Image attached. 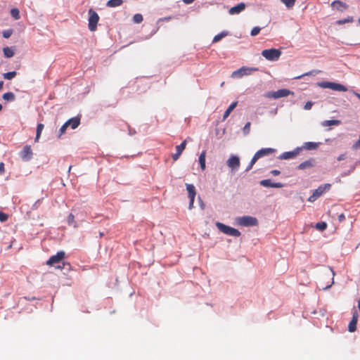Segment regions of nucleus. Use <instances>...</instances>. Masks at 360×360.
Wrapping results in <instances>:
<instances>
[{
  "label": "nucleus",
  "mask_w": 360,
  "mask_h": 360,
  "mask_svg": "<svg viewBox=\"0 0 360 360\" xmlns=\"http://www.w3.org/2000/svg\"><path fill=\"white\" fill-rule=\"evenodd\" d=\"M331 188L330 184H324L320 185L316 189L314 190L312 195L308 198V201L313 202L321 197L323 193L328 191Z\"/></svg>",
  "instance_id": "1"
},
{
  "label": "nucleus",
  "mask_w": 360,
  "mask_h": 360,
  "mask_svg": "<svg viewBox=\"0 0 360 360\" xmlns=\"http://www.w3.org/2000/svg\"><path fill=\"white\" fill-rule=\"evenodd\" d=\"M317 85L321 88L330 89H332L333 91H347V88L345 86H344L341 84L332 82H318Z\"/></svg>",
  "instance_id": "2"
},
{
  "label": "nucleus",
  "mask_w": 360,
  "mask_h": 360,
  "mask_svg": "<svg viewBox=\"0 0 360 360\" xmlns=\"http://www.w3.org/2000/svg\"><path fill=\"white\" fill-rule=\"evenodd\" d=\"M289 95H294V92L287 89H279L276 91H269L264 94V97L267 98L278 99L283 97H286Z\"/></svg>",
  "instance_id": "3"
},
{
  "label": "nucleus",
  "mask_w": 360,
  "mask_h": 360,
  "mask_svg": "<svg viewBox=\"0 0 360 360\" xmlns=\"http://www.w3.org/2000/svg\"><path fill=\"white\" fill-rule=\"evenodd\" d=\"M258 70H259V69L257 68H250V67L243 66L240 68L238 69L237 70L233 71L231 74V77L240 78L243 76L250 75L254 72H257Z\"/></svg>",
  "instance_id": "4"
},
{
  "label": "nucleus",
  "mask_w": 360,
  "mask_h": 360,
  "mask_svg": "<svg viewBox=\"0 0 360 360\" xmlns=\"http://www.w3.org/2000/svg\"><path fill=\"white\" fill-rule=\"evenodd\" d=\"M281 51L276 49H264L262 51V56L269 61H276L281 56Z\"/></svg>",
  "instance_id": "5"
},
{
  "label": "nucleus",
  "mask_w": 360,
  "mask_h": 360,
  "mask_svg": "<svg viewBox=\"0 0 360 360\" xmlns=\"http://www.w3.org/2000/svg\"><path fill=\"white\" fill-rule=\"evenodd\" d=\"M216 226L220 231L228 236H232L235 237H238L240 236V232L238 229L226 226L221 222H217Z\"/></svg>",
  "instance_id": "6"
},
{
  "label": "nucleus",
  "mask_w": 360,
  "mask_h": 360,
  "mask_svg": "<svg viewBox=\"0 0 360 360\" xmlns=\"http://www.w3.org/2000/svg\"><path fill=\"white\" fill-rule=\"evenodd\" d=\"M89 14V24L88 27L90 31L94 32L97 28V24L99 20V16L98 13L94 11L92 8H90L88 11Z\"/></svg>",
  "instance_id": "7"
},
{
  "label": "nucleus",
  "mask_w": 360,
  "mask_h": 360,
  "mask_svg": "<svg viewBox=\"0 0 360 360\" xmlns=\"http://www.w3.org/2000/svg\"><path fill=\"white\" fill-rule=\"evenodd\" d=\"M275 152V149L271 148H262L255 153L252 157V162H256L259 158L267 156Z\"/></svg>",
  "instance_id": "8"
},
{
  "label": "nucleus",
  "mask_w": 360,
  "mask_h": 360,
  "mask_svg": "<svg viewBox=\"0 0 360 360\" xmlns=\"http://www.w3.org/2000/svg\"><path fill=\"white\" fill-rule=\"evenodd\" d=\"M238 223L245 226H256L257 224V219L253 217L245 216L240 218Z\"/></svg>",
  "instance_id": "9"
},
{
  "label": "nucleus",
  "mask_w": 360,
  "mask_h": 360,
  "mask_svg": "<svg viewBox=\"0 0 360 360\" xmlns=\"http://www.w3.org/2000/svg\"><path fill=\"white\" fill-rule=\"evenodd\" d=\"M65 252L63 251L58 252L56 255L51 256L46 262V264L53 266L56 264L60 263L65 258Z\"/></svg>",
  "instance_id": "10"
},
{
  "label": "nucleus",
  "mask_w": 360,
  "mask_h": 360,
  "mask_svg": "<svg viewBox=\"0 0 360 360\" xmlns=\"http://www.w3.org/2000/svg\"><path fill=\"white\" fill-rule=\"evenodd\" d=\"M226 163L228 167L232 170H237L240 165V158L236 155H232L227 160Z\"/></svg>",
  "instance_id": "11"
},
{
  "label": "nucleus",
  "mask_w": 360,
  "mask_h": 360,
  "mask_svg": "<svg viewBox=\"0 0 360 360\" xmlns=\"http://www.w3.org/2000/svg\"><path fill=\"white\" fill-rule=\"evenodd\" d=\"M20 156L24 161L30 160L32 156V150L30 146H25L20 151Z\"/></svg>",
  "instance_id": "12"
},
{
  "label": "nucleus",
  "mask_w": 360,
  "mask_h": 360,
  "mask_svg": "<svg viewBox=\"0 0 360 360\" xmlns=\"http://www.w3.org/2000/svg\"><path fill=\"white\" fill-rule=\"evenodd\" d=\"M358 321V313L356 310H354L352 320L350 321L349 325H348V330L350 333H353L356 330V324Z\"/></svg>",
  "instance_id": "13"
},
{
  "label": "nucleus",
  "mask_w": 360,
  "mask_h": 360,
  "mask_svg": "<svg viewBox=\"0 0 360 360\" xmlns=\"http://www.w3.org/2000/svg\"><path fill=\"white\" fill-rule=\"evenodd\" d=\"M299 152H300L299 148H297L293 151L284 152L279 156V159L288 160V159L295 158L299 154Z\"/></svg>",
  "instance_id": "14"
},
{
  "label": "nucleus",
  "mask_w": 360,
  "mask_h": 360,
  "mask_svg": "<svg viewBox=\"0 0 360 360\" xmlns=\"http://www.w3.org/2000/svg\"><path fill=\"white\" fill-rule=\"evenodd\" d=\"M260 184L268 188H282L283 186L281 183H272L271 179H264L260 181Z\"/></svg>",
  "instance_id": "15"
},
{
  "label": "nucleus",
  "mask_w": 360,
  "mask_h": 360,
  "mask_svg": "<svg viewBox=\"0 0 360 360\" xmlns=\"http://www.w3.org/2000/svg\"><path fill=\"white\" fill-rule=\"evenodd\" d=\"M245 8V4L244 3H240L238 5L231 8L229 13L231 15L238 14L242 12Z\"/></svg>",
  "instance_id": "16"
},
{
  "label": "nucleus",
  "mask_w": 360,
  "mask_h": 360,
  "mask_svg": "<svg viewBox=\"0 0 360 360\" xmlns=\"http://www.w3.org/2000/svg\"><path fill=\"white\" fill-rule=\"evenodd\" d=\"M315 160L314 159H309L306 160L302 163H300L298 166V169L300 170L305 169L307 168H310L314 166Z\"/></svg>",
  "instance_id": "17"
},
{
  "label": "nucleus",
  "mask_w": 360,
  "mask_h": 360,
  "mask_svg": "<svg viewBox=\"0 0 360 360\" xmlns=\"http://www.w3.org/2000/svg\"><path fill=\"white\" fill-rule=\"evenodd\" d=\"M331 6L338 11H342L348 8V6L340 1H334L332 2Z\"/></svg>",
  "instance_id": "18"
},
{
  "label": "nucleus",
  "mask_w": 360,
  "mask_h": 360,
  "mask_svg": "<svg viewBox=\"0 0 360 360\" xmlns=\"http://www.w3.org/2000/svg\"><path fill=\"white\" fill-rule=\"evenodd\" d=\"M68 126H70L72 129H76L80 124V118L79 117H75L70 118L67 122Z\"/></svg>",
  "instance_id": "19"
},
{
  "label": "nucleus",
  "mask_w": 360,
  "mask_h": 360,
  "mask_svg": "<svg viewBox=\"0 0 360 360\" xmlns=\"http://www.w3.org/2000/svg\"><path fill=\"white\" fill-rule=\"evenodd\" d=\"M186 190L188 193V198H195V188L193 184H186Z\"/></svg>",
  "instance_id": "20"
},
{
  "label": "nucleus",
  "mask_w": 360,
  "mask_h": 360,
  "mask_svg": "<svg viewBox=\"0 0 360 360\" xmlns=\"http://www.w3.org/2000/svg\"><path fill=\"white\" fill-rule=\"evenodd\" d=\"M238 102H233L229 108L225 111L224 116H223V120H226L230 115V113L235 109V108L237 106Z\"/></svg>",
  "instance_id": "21"
},
{
  "label": "nucleus",
  "mask_w": 360,
  "mask_h": 360,
  "mask_svg": "<svg viewBox=\"0 0 360 360\" xmlns=\"http://www.w3.org/2000/svg\"><path fill=\"white\" fill-rule=\"evenodd\" d=\"M205 157H206V151L203 150L200 156H199V163L200 165L201 169L203 171L205 169Z\"/></svg>",
  "instance_id": "22"
},
{
  "label": "nucleus",
  "mask_w": 360,
  "mask_h": 360,
  "mask_svg": "<svg viewBox=\"0 0 360 360\" xmlns=\"http://www.w3.org/2000/svg\"><path fill=\"white\" fill-rule=\"evenodd\" d=\"M123 3L122 0H109L107 2V6L108 7H116L121 6Z\"/></svg>",
  "instance_id": "23"
},
{
  "label": "nucleus",
  "mask_w": 360,
  "mask_h": 360,
  "mask_svg": "<svg viewBox=\"0 0 360 360\" xmlns=\"http://www.w3.org/2000/svg\"><path fill=\"white\" fill-rule=\"evenodd\" d=\"M4 55L6 58H11L14 56V51L11 48L5 47L3 49Z\"/></svg>",
  "instance_id": "24"
},
{
  "label": "nucleus",
  "mask_w": 360,
  "mask_h": 360,
  "mask_svg": "<svg viewBox=\"0 0 360 360\" xmlns=\"http://www.w3.org/2000/svg\"><path fill=\"white\" fill-rule=\"evenodd\" d=\"M2 97L5 101H13L15 98V94L13 92L5 93L3 94Z\"/></svg>",
  "instance_id": "25"
},
{
  "label": "nucleus",
  "mask_w": 360,
  "mask_h": 360,
  "mask_svg": "<svg viewBox=\"0 0 360 360\" xmlns=\"http://www.w3.org/2000/svg\"><path fill=\"white\" fill-rule=\"evenodd\" d=\"M319 143L315 142H307L304 143V148L307 150H315L318 148Z\"/></svg>",
  "instance_id": "26"
},
{
  "label": "nucleus",
  "mask_w": 360,
  "mask_h": 360,
  "mask_svg": "<svg viewBox=\"0 0 360 360\" xmlns=\"http://www.w3.org/2000/svg\"><path fill=\"white\" fill-rule=\"evenodd\" d=\"M44 127V126L43 124L40 123V124H37L35 141H38Z\"/></svg>",
  "instance_id": "27"
},
{
  "label": "nucleus",
  "mask_w": 360,
  "mask_h": 360,
  "mask_svg": "<svg viewBox=\"0 0 360 360\" xmlns=\"http://www.w3.org/2000/svg\"><path fill=\"white\" fill-rule=\"evenodd\" d=\"M354 21V18L352 16H348L347 18L342 20H338L336 21V24L338 25H343L345 23L352 22Z\"/></svg>",
  "instance_id": "28"
},
{
  "label": "nucleus",
  "mask_w": 360,
  "mask_h": 360,
  "mask_svg": "<svg viewBox=\"0 0 360 360\" xmlns=\"http://www.w3.org/2000/svg\"><path fill=\"white\" fill-rule=\"evenodd\" d=\"M16 74L17 73L15 71L8 72L4 73L3 75V77L6 79H12L13 78H14L16 76Z\"/></svg>",
  "instance_id": "29"
},
{
  "label": "nucleus",
  "mask_w": 360,
  "mask_h": 360,
  "mask_svg": "<svg viewBox=\"0 0 360 360\" xmlns=\"http://www.w3.org/2000/svg\"><path fill=\"white\" fill-rule=\"evenodd\" d=\"M186 146V140L184 141L180 145L176 146V150L177 153H182Z\"/></svg>",
  "instance_id": "30"
},
{
  "label": "nucleus",
  "mask_w": 360,
  "mask_h": 360,
  "mask_svg": "<svg viewBox=\"0 0 360 360\" xmlns=\"http://www.w3.org/2000/svg\"><path fill=\"white\" fill-rule=\"evenodd\" d=\"M288 8H291L294 6L296 0H281Z\"/></svg>",
  "instance_id": "31"
},
{
  "label": "nucleus",
  "mask_w": 360,
  "mask_h": 360,
  "mask_svg": "<svg viewBox=\"0 0 360 360\" xmlns=\"http://www.w3.org/2000/svg\"><path fill=\"white\" fill-rule=\"evenodd\" d=\"M227 33L225 32H221L220 34L216 35L213 40H212V42L213 43H217L219 41H220L223 37H224L225 36H226Z\"/></svg>",
  "instance_id": "32"
},
{
  "label": "nucleus",
  "mask_w": 360,
  "mask_h": 360,
  "mask_svg": "<svg viewBox=\"0 0 360 360\" xmlns=\"http://www.w3.org/2000/svg\"><path fill=\"white\" fill-rule=\"evenodd\" d=\"M11 15L15 20H18L20 18V12H19V10L18 8H12L11 11Z\"/></svg>",
  "instance_id": "33"
},
{
  "label": "nucleus",
  "mask_w": 360,
  "mask_h": 360,
  "mask_svg": "<svg viewBox=\"0 0 360 360\" xmlns=\"http://www.w3.org/2000/svg\"><path fill=\"white\" fill-rule=\"evenodd\" d=\"M143 20V15L140 13H136L133 17V20L135 23H141Z\"/></svg>",
  "instance_id": "34"
},
{
  "label": "nucleus",
  "mask_w": 360,
  "mask_h": 360,
  "mask_svg": "<svg viewBox=\"0 0 360 360\" xmlns=\"http://www.w3.org/2000/svg\"><path fill=\"white\" fill-rule=\"evenodd\" d=\"M340 123L339 120H326L323 122V126H331V125H337Z\"/></svg>",
  "instance_id": "35"
},
{
  "label": "nucleus",
  "mask_w": 360,
  "mask_h": 360,
  "mask_svg": "<svg viewBox=\"0 0 360 360\" xmlns=\"http://www.w3.org/2000/svg\"><path fill=\"white\" fill-rule=\"evenodd\" d=\"M316 228L319 231H324L327 228V224L326 222H319L316 224Z\"/></svg>",
  "instance_id": "36"
},
{
  "label": "nucleus",
  "mask_w": 360,
  "mask_h": 360,
  "mask_svg": "<svg viewBox=\"0 0 360 360\" xmlns=\"http://www.w3.org/2000/svg\"><path fill=\"white\" fill-rule=\"evenodd\" d=\"M68 124H67V122H65L63 125L62 127H60V129H59V134H58V137H60L63 134H65L67 128L68 127Z\"/></svg>",
  "instance_id": "37"
},
{
  "label": "nucleus",
  "mask_w": 360,
  "mask_h": 360,
  "mask_svg": "<svg viewBox=\"0 0 360 360\" xmlns=\"http://www.w3.org/2000/svg\"><path fill=\"white\" fill-rule=\"evenodd\" d=\"M250 125H251V124H250V122H247V123L245 124V126H244V127H243V133H244V134H245V135H247V134H248L250 133Z\"/></svg>",
  "instance_id": "38"
},
{
  "label": "nucleus",
  "mask_w": 360,
  "mask_h": 360,
  "mask_svg": "<svg viewBox=\"0 0 360 360\" xmlns=\"http://www.w3.org/2000/svg\"><path fill=\"white\" fill-rule=\"evenodd\" d=\"M13 34V30H4L3 32H2V35L4 38L6 39H8L9 38L11 34Z\"/></svg>",
  "instance_id": "39"
},
{
  "label": "nucleus",
  "mask_w": 360,
  "mask_h": 360,
  "mask_svg": "<svg viewBox=\"0 0 360 360\" xmlns=\"http://www.w3.org/2000/svg\"><path fill=\"white\" fill-rule=\"evenodd\" d=\"M260 30H261L260 27H255L252 29L250 34L252 36H256L259 33Z\"/></svg>",
  "instance_id": "40"
},
{
  "label": "nucleus",
  "mask_w": 360,
  "mask_h": 360,
  "mask_svg": "<svg viewBox=\"0 0 360 360\" xmlns=\"http://www.w3.org/2000/svg\"><path fill=\"white\" fill-rule=\"evenodd\" d=\"M8 218V215L2 212H0V221L1 222H4V221H6Z\"/></svg>",
  "instance_id": "41"
},
{
  "label": "nucleus",
  "mask_w": 360,
  "mask_h": 360,
  "mask_svg": "<svg viewBox=\"0 0 360 360\" xmlns=\"http://www.w3.org/2000/svg\"><path fill=\"white\" fill-rule=\"evenodd\" d=\"M75 221V216L72 214H70L68 217V222L69 224L73 223Z\"/></svg>",
  "instance_id": "42"
},
{
  "label": "nucleus",
  "mask_w": 360,
  "mask_h": 360,
  "mask_svg": "<svg viewBox=\"0 0 360 360\" xmlns=\"http://www.w3.org/2000/svg\"><path fill=\"white\" fill-rule=\"evenodd\" d=\"M312 105H313V103H311V101H308L304 105V108L305 110H310L311 108Z\"/></svg>",
  "instance_id": "43"
},
{
  "label": "nucleus",
  "mask_w": 360,
  "mask_h": 360,
  "mask_svg": "<svg viewBox=\"0 0 360 360\" xmlns=\"http://www.w3.org/2000/svg\"><path fill=\"white\" fill-rule=\"evenodd\" d=\"M255 164V162H253L252 159L249 165L247 167L245 171L248 172V171L250 170Z\"/></svg>",
  "instance_id": "44"
},
{
  "label": "nucleus",
  "mask_w": 360,
  "mask_h": 360,
  "mask_svg": "<svg viewBox=\"0 0 360 360\" xmlns=\"http://www.w3.org/2000/svg\"><path fill=\"white\" fill-rule=\"evenodd\" d=\"M181 155V153H177V152H176V153H174V154L172 155V159H173L174 161H176V160H177L179 158V157H180V155Z\"/></svg>",
  "instance_id": "45"
},
{
  "label": "nucleus",
  "mask_w": 360,
  "mask_h": 360,
  "mask_svg": "<svg viewBox=\"0 0 360 360\" xmlns=\"http://www.w3.org/2000/svg\"><path fill=\"white\" fill-rule=\"evenodd\" d=\"M190 200V202H189V205H188V209L191 210L193 208V204H194V200L195 198H191V199H189Z\"/></svg>",
  "instance_id": "46"
},
{
  "label": "nucleus",
  "mask_w": 360,
  "mask_h": 360,
  "mask_svg": "<svg viewBox=\"0 0 360 360\" xmlns=\"http://www.w3.org/2000/svg\"><path fill=\"white\" fill-rule=\"evenodd\" d=\"M4 173V162H0V174Z\"/></svg>",
  "instance_id": "47"
},
{
  "label": "nucleus",
  "mask_w": 360,
  "mask_h": 360,
  "mask_svg": "<svg viewBox=\"0 0 360 360\" xmlns=\"http://www.w3.org/2000/svg\"><path fill=\"white\" fill-rule=\"evenodd\" d=\"M345 219V216L343 213L340 214L339 216H338V221H343Z\"/></svg>",
  "instance_id": "48"
},
{
  "label": "nucleus",
  "mask_w": 360,
  "mask_h": 360,
  "mask_svg": "<svg viewBox=\"0 0 360 360\" xmlns=\"http://www.w3.org/2000/svg\"><path fill=\"white\" fill-rule=\"evenodd\" d=\"M280 171L279 170H277V169H274V170H271V174H273L274 176H277L278 174H280Z\"/></svg>",
  "instance_id": "49"
},
{
  "label": "nucleus",
  "mask_w": 360,
  "mask_h": 360,
  "mask_svg": "<svg viewBox=\"0 0 360 360\" xmlns=\"http://www.w3.org/2000/svg\"><path fill=\"white\" fill-rule=\"evenodd\" d=\"M355 168H356V165H352V166L351 167V169H350V170L349 171V172H348V173H345V174H344V175L345 176V175L349 174L350 172H353V171L355 169Z\"/></svg>",
  "instance_id": "50"
},
{
  "label": "nucleus",
  "mask_w": 360,
  "mask_h": 360,
  "mask_svg": "<svg viewBox=\"0 0 360 360\" xmlns=\"http://www.w3.org/2000/svg\"><path fill=\"white\" fill-rule=\"evenodd\" d=\"M345 158V154H341L340 155H339L338 157V161H340V160H342Z\"/></svg>",
  "instance_id": "51"
},
{
  "label": "nucleus",
  "mask_w": 360,
  "mask_h": 360,
  "mask_svg": "<svg viewBox=\"0 0 360 360\" xmlns=\"http://www.w3.org/2000/svg\"><path fill=\"white\" fill-rule=\"evenodd\" d=\"M195 0H183L184 3H185L186 4H190L191 3H193Z\"/></svg>",
  "instance_id": "52"
},
{
  "label": "nucleus",
  "mask_w": 360,
  "mask_h": 360,
  "mask_svg": "<svg viewBox=\"0 0 360 360\" xmlns=\"http://www.w3.org/2000/svg\"><path fill=\"white\" fill-rule=\"evenodd\" d=\"M353 94L360 100V94L355 91H354Z\"/></svg>",
  "instance_id": "53"
},
{
  "label": "nucleus",
  "mask_w": 360,
  "mask_h": 360,
  "mask_svg": "<svg viewBox=\"0 0 360 360\" xmlns=\"http://www.w3.org/2000/svg\"><path fill=\"white\" fill-rule=\"evenodd\" d=\"M3 85H4V82L0 81V90L3 88Z\"/></svg>",
  "instance_id": "54"
},
{
  "label": "nucleus",
  "mask_w": 360,
  "mask_h": 360,
  "mask_svg": "<svg viewBox=\"0 0 360 360\" xmlns=\"http://www.w3.org/2000/svg\"><path fill=\"white\" fill-rule=\"evenodd\" d=\"M311 75V72H308V73H305L304 75Z\"/></svg>",
  "instance_id": "55"
},
{
  "label": "nucleus",
  "mask_w": 360,
  "mask_h": 360,
  "mask_svg": "<svg viewBox=\"0 0 360 360\" xmlns=\"http://www.w3.org/2000/svg\"><path fill=\"white\" fill-rule=\"evenodd\" d=\"M358 23L360 25V18L358 19Z\"/></svg>",
  "instance_id": "56"
},
{
  "label": "nucleus",
  "mask_w": 360,
  "mask_h": 360,
  "mask_svg": "<svg viewBox=\"0 0 360 360\" xmlns=\"http://www.w3.org/2000/svg\"><path fill=\"white\" fill-rule=\"evenodd\" d=\"M1 109H2V105H1V104H0V111L1 110Z\"/></svg>",
  "instance_id": "57"
},
{
  "label": "nucleus",
  "mask_w": 360,
  "mask_h": 360,
  "mask_svg": "<svg viewBox=\"0 0 360 360\" xmlns=\"http://www.w3.org/2000/svg\"><path fill=\"white\" fill-rule=\"evenodd\" d=\"M57 268L62 269V267L60 266H57Z\"/></svg>",
  "instance_id": "58"
}]
</instances>
